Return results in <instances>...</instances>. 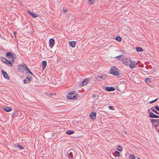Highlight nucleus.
Returning a JSON list of instances; mask_svg holds the SVG:
<instances>
[{"label": "nucleus", "mask_w": 159, "mask_h": 159, "mask_svg": "<svg viewBox=\"0 0 159 159\" xmlns=\"http://www.w3.org/2000/svg\"><path fill=\"white\" fill-rule=\"evenodd\" d=\"M77 93L75 91L69 93L67 95V98L69 99H75L76 98Z\"/></svg>", "instance_id": "obj_1"}, {"label": "nucleus", "mask_w": 159, "mask_h": 159, "mask_svg": "<svg viewBox=\"0 0 159 159\" xmlns=\"http://www.w3.org/2000/svg\"><path fill=\"white\" fill-rule=\"evenodd\" d=\"M6 57L11 61L12 62H14V60L16 57V55L10 52H8L6 53Z\"/></svg>", "instance_id": "obj_2"}, {"label": "nucleus", "mask_w": 159, "mask_h": 159, "mask_svg": "<svg viewBox=\"0 0 159 159\" xmlns=\"http://www.w3.org/2000/svg\"><path fill=\"white\" fill-rule=\"evenodd\" d=\"M118 69L115 66L112 67L110 70V73L116 76L119 75V72L118 71Z\"/></svg>", "instance_id": "obj_3"}, {"label": "nucleus", "mask_w": 159, "mask_h": 159, "mask_svg": "<svg viewBox=\"0 0 159 159\" xmlns=\"http://www.w3.org/2000/svg\"><path fill=\"white\" fill-rule=\"evenodd\" d=\"M75 151L73 149L69 150L67 152V154L68 155V157L70 158H73V154H75Z\"/></svg>", "instance_id": "obj_4"}, {"label": "nucleus", "mask_w": 159, "mask_h": 159, "mask_svg": "<svg viewBox=\"0 0 159 159\" xmlns=\"http://www.w3.org/2000/svg\"><path fill=\"white\" fill-rule=\"evenodd\" d=\"M32 79V77L30 75H28L26 77L24 80V83L25 84L29 83L31 82Z\"/></svg>", "instance_id": "obj_5"}, {"label": "nucleus", "mask_w": 159, "mask_h": 159, "mask_svg": "<svg viewBox=\"0 0 159 159\" xmlns=\"http://www.w3.org/2000/svg\"><path fill=\"white\" fill-rule=\"evenodd\" d=\"M123 63L126 66H129L131 61L129 58H126L123 60Z\"/></svg>", "instance_id": "obj_6"}, {"label": "nucleus", "mask_w": 159, "mask_h": 159, "mask_svg": "<svg viewBox=\"0 0 159 159\" xmlns=\"http://www.w3.org/2000/svg\"><path fill=\"white\" fill-rule=\"evenodd\" d=\"M24 67H25V65H19L18 66V70L20 72H23L24 71V69H25Z\"/></svg>", "instance_id": "obj_7"}, {"label": "nucleus", "mask_w": 159, "mask_h": 159, "mask_svg": "<svg viewBox=\"0 0 159 159\" xmlns=\"http://www.w3.org/2000/svg\"><path fill=\"white\" fill-rule=\"evenodd\" d=\"M96 113L92 112L89 115V117L91 119L94 120L96 118Z\"/></svg>", "instance_id": "obj_8"}, {"label": "nucleus", "mask_w": 159, "mask_h": 159, "mask_svg": "<svg viewBox=\"0 0 159 159\" xmlns=\"http://www.w3.org/2000/svg\"><path fill=\"white\" fill-rule=\"evenodd\" d=\"M54 39H51L49 40V47L52 48L54 45Z\"/></svg>", "instance_id": "obj_9"}, {"label": "nucleus", "mask_w": 159, "mask_h": 159, "mask_svg": "<svg viewBox=\"0 0 159 159\" xmlns=\"http://www.w3.org/2000/svg\"><path fill=\"white\" fill-rule=\"evenodd\" d=\"M27 12L29 14L33 17L35 18L37 16V15L34 12H32L30 11H28Z\"/></svg>", "instance_id": "obj_10"}, {"label": "nucleus", "mask_w": 159, "mask_h": 159, "mask_svg": "<svg viewBox=\"0 0 159 159\" xmlns=\"http://www.w3.org/2000/svg\"><path fill=\"white\" fill-rule=\"evenodd\" d=\"M25 70L27 71L29 74L32 75H33L34 76H35V75L30 71V69L26 65H25Z\"/></svg>", "instance_id": "obj_11"}, {"label": "nucleus", "mask_w": 159, "mask_h": 159, "mask_svg": "<svg viewBox=\"0 0 159 159\" xmlns=\"http://www.w3.org/2000/svg\"><path fill=\"white\" fill-rule=\"evenodd\" d=\"M2 73L4 77L7 80L9 79V77L8 76L7 74L3 70H2Z\"/></svg>", "instance_id": "obj_12"}, {"label": "nucleus", "mask_w": 159, "mask_h": 159, "mask_svg": "<svg viewBox=\"0 0 159 159\" xmlns=\"http://www.w3.org/2000/svg\"><path fill=\"white\" fill-rule=\"evenodd\" d=\"M105 89L108 91H113L115 90V89L113 87H106L105 88Z\"/></svg>", "instance_id": "obj_13"}, {"label": "nucleus", "mask_w": 159, "mask_h": 159, "mask_svg": "<svg viewBox=\"0 0 159 159\" xmlns=\"http://www.w3.org/2000/svg\"><path fill=\"white\" fill-rule=\"evenodd\" d=\"M157 115L154 114L152 112L150 111L149 113V116L150 118H155Z\"/></svg>", "instance_id": "obj_14"}, {"label": "nucleus", "mask_w": 159, "mask_h": 159, "mask_svg": "<svg viewBox=\"0 0 159 159\" xmlns=\"http://www.w3.org/2000/svg\"><path fill=\"white\" fill-rule=\"evenodd\" d=\"M3 109L7 112H9L11 111L12 109L10 107H3Z\"/></svg>", "instance_id": "obj_15"}, {"label": "nucleus", "mask_w": 159, "mask_h": 159, "mask_svg": "<svg viewBox=\"0 0 159 159\" xmlns=\"http://www.w3.org/2000/svg\"><path fill=\"white\" fill-rule=\"evenodd\" d=\"M5 63L7 64V65L9 64V65H8V66H10L11 67L12 66V63H13V62H12L10 60H7V61Z\"/></svg>", "instance_id": "obj_16"}, {"label": "nucleus", "mask_w": 159, "mask_h": 159, "mask_svg": "<svg viewBox=\"0 0 159 159\" xmlns=\"http://www.w3.org/2000/svg\"><path fill=\"white\" fill-rule=\"evenodd\" d=\"M47 65V62L46 61H43L42 62V68L44 69Z\"/></svg>", "instance_id": "obj_17"}, {"label": "nucleus", "mask_w": 159, "mask_h": 159, "mask_svg": "<svg viewBox=\"0 0 159 159\" xmlns=\"http://www.w3.org/2000/svg\"><path fill=\"white\" fill-rule=\"evenodd\" d=\"M88 81L89 80L87 79H84L82 83V85L83 86L85 85L88 83Z\"/></svg>", "instance_id": "obj_18"}, {"label": "nucleus", "mask_w": 159, "mask_h": 159, "mask_svg": "<svg viewBox=\"0 0 159 159\" xmlns=\"http://www.w3.org/2000/svg\"><path fill=\"white\" fill-rule=\"evenodd\" d=\"M129 65V67L131 69H133V68L135 67V64L134 63V61H133V63L131 61V63H130Z\"/></svg>", "instance_id": "obj_19"}, {"label": "nucleus", "mask_w": 159, "mask_h": 159, "mask_svg": "<svg viewBox=\"0 0 159 159\" xmlns=\"http://www.w3.org/2000/svg\"><path fill=\"white\" fill-rule=\"evenodd\" d=\"M74 131L72 130H68L66 131V133L68 134H74Z\"/></svg>", "instance_id": "obj_20"}, {"label": "nucleus", "mask_w": 159, "mask_h": 159, "mask_svg": "<svg viewBox=\"0 0 159 159\" xmlns=\"http://www.w3.org/2000/svg\"><path fill=\"white\" fill-rule=\"evenodd\" d=\"M135 48L136 50L138 52H141L143 50V49L142 48L139 47H136Z\"/></svg>", "instance_id": "obj_21"}, {"label": "nucleus", "mask_w": 159, "mask_h": 159, "mask_svg": "<svg viewBox=\"0 0 159 159\" xmlns=\"http://www.w3.org/2000/svg\"><path fill=\"white\" fill-rule=\"evenodd\" d=\"M70 44L72 47H74L75 45V42L74 41H71L70 42Z\"/></svg>", "instance_id": "obj_22"}, {"label": "nucleus", "mask_w": 159, "mask_h": 159, "mask_svg": "<svg viewBox=\"0 0 159 159\" xmlns=\"http://www.w3.org/2000/svg\"><path fill=\"white\" fill-rule=\"evenodd\" d=\"M151 122L157 123L159 124V119H152L151 120Z\"/></svg>", "instance_id": "obj_23"}, {"label": "nucleus", "mask_w": 159, "mask_h": 159, "mask_svg": "<svg viewBox=\"0 0 159 159\" xmlns=\"http://www.w3.org/2000/svg\"><path fill=\"white\" fill-rule=\"evenodd\" d=\"M97 79L99 80H101V79L103 80L104 78H103V76L101 75L98 76L97 77Z\"/></svg>", "instance_id": "obj_24"}, {"label": "nucleus", "mask_w": 159, "mask_h": 159, "mask_svg": "<svg viewBox=\"0 0 159 159\" xmlns=\"http://www.w3.org/2000/svg\"><path fill=\"white\" fill-rule=\"evenodd\" d=\"M116 39L117 41L119 42H120L121 40V38L119 36L116 37Z\"/></svg>", "instance_id": "obj_25"}, {"label": "nucleus", "mask_w": 159, "mask_h": 159, "mask_svg": "<svg viewBox=\"0 0 159 159\" xmlns=\"http://www.w3.org/2000/svg\"><path fill=\"white\" fill-rule=\"evenodd\" d=\"M17 146L18 148L21 149H22L24 148V147L19 144H17Z\"/></svg>", "instance_id": "obj_26"}, {"label": "nucleus", "mask_w": 159, "mask_h": 159, "mask_svg": "<svg viewBox=\"0 0 159 159\" xmlns=\"http://www.w3.org/2000/svg\"><path fill=\"white\" fill-rule=\"evenodd\" d=\"M151 110L152 111H153L155 113L159 115V113L158 112H157L156 110H154V109H153L152 107L151 108Z\"/></svg>", "instance_id": "obj_27"}, {"label": "nucleus", "mask_w": 159, "mask_h": 159, "mask_svg": "<svg viewBox=\"0 0 159 159\" xmlns=\"http://www.w3.org/2000/svg\"><path fill=\"white\" fill-rule=\"evenodd\" d=\"M158 98H156V99H155V100H152V101H151L150 102H149V104H152L153 103H154L155 102H156V101H157V100H158Z\"/></svg>", "instance_id": "obj_28"}, {"label": "nucleus", "mask_w": 159, "mask_h": 159, "mask_svg": "<svg viewBox=\"0 0 159 159\" xmlns=\"http://www.w3.org/2000/svg\"><path fill=\"white\" fill-rule=\"evenodd\" d=\"M129 159H135V157L133 155H130L129 157Z\"/></svg>", "instance_id": "obj_29"}, {"label": "nucleus", "mask_w": 159, "mask_h": 159, "mask_svg": "<svg viewBox=\"0 0 159 159\" xmlns=\"http://www.w3.org/2000/svg\"><path fill=\"white\" fill-rule=\"evenodd\" d=\"M117 149L120 151H121L122 150V147L120 146H117Z\"/></svg>", "instance_id": "obj_30"}, {"label": "nucleus", "mask_w": 159, "mask_h": 159, "mask_svg": "<svg viewBox=\"0 0 159 159\" xmlns=\"http://www.w3.org/2000/svg\"><path fill=\"white\" fill-rule=\"evenodd\" d=\"M94 0H89V3L90 4H93L94 2Z\"/></svg>", "instance_id": "obj_31"}, {"label": "nucleus", "mask_w": 159, "mask_h": 159, "mask_svg": "<svg viewBox=\"0 0 159 159\" xmlns=\"http://www.w3.org/2000/svg\"><path fill=\"white\" fill-rule=\"evenodd\" d=\"M115 154H116V155L118 157H120V152H118V151H115Z\"/></svg>", "instance_id": "obj_32"}, {"label": "nucleus", "mask_w": 159, "mask_h": 159, "mask_svg": "<svg viewBox=\"0 0 159 159\" xmlns=\"http://www.w3.org/2000/svg\"><path fill=\"white\" fill-rule=\"evenodd\" d=\"M2 61H3V62L4 63H5V62L7 61V60L6 58H2Z\"/></svg>", "instance_id": "obj_33"}, {"label": "nucleus", "mask_w": 159, "mask_h": 159, "mask_svg": "<svg viewBox=\"0 0 159 159\" xmlns=\"http://www.w3.org/2000/svg\"><path fill=\"white\" fill-rule=\"evenodd\" d=\"M121 55H119V56H116V58L118 59V60H120V58H121Z\"/></svg>", "instance_id": "obj_34"}, {"label": "nucleus", "mask_w": 159, "mask_h": 159, "mask_svg": "<svg viewBox=\"0 0 159 159\" xmlns=\"http://www.w3.org/2000/svg\"><path fill=\"white\" fill-rule=\"evenodd\" d=\"M155 109L157 111H159V107L157 106H155Z\"/></svg>", "instance_id": "obj_35"}, {"label": "nucleus", "mask_w": 159, "mask_h": 159, "mask_svg": "<svg viewBox=\"0 0 159 159\" xmlns=\"http://www.w3.org/2000/svg\"><path fill=\"white\" fill-rule=\"evenodd\" d=\"M109 107L110 109L113 110V107L112 106H109Z\"/></svg>", "instance_id": "obj_36"}, {"label": "nucleus", "mask_w": 159, "mask_h": 159, "mask_svg": "<svg viewBox=\"0 0 159 159\" xmlns=\"http://www.w3.org/2000/svg\"><path fill=\"white\" fill-rule=\"evenodd\" d=\"M63 11L65 12H66L67 11V10L66 9H63Z\"/></svg>", "instance_id": "obj_37"}, {"label": "nucleus", "mask_w": 159, "mask_h": 159, "mask_svg": "<svg viewBox=\"0 0 159 159\" xmlns=\"http://www.w3.org/2000/svg\"><path fill=\"white\" fill-rule=\"evenodd\" d=\"M148 80H149L148 78H146V79H145V81H148Z\"/></svg>", "instance_id": "obj_38"}, {"label": "nucleus", "mask_w": 159, "mask_h": 159, "mask_svg": "<svg viewBox=\"0 0 159 159\" xmlns=\"http://www.w3.org/2000/svg\"><path fill=\"white\" fill-rule=\"evenodd\" d=\"M159 118V116L156 115L155 118Z\"/></svg>", "instance_id": "obj_39"}, {"label": "nucleus", "mask_w": 159, "mask_h": 159, "mask_svg": "<svg viewBox=\"0 0 159 159\" xmlns=\"http://www.w3.org/2000/svg\"><path fill=\"white\" fill-rule=\"evenodd\" d=\"M159 118V116L156 115L155 118Z\"/></svg>", "instance_id": "obj_40"}, {"label": "nucleus", "mask_w": 159, "mask_h": 159, "mask_svg": "<svg viewBox=\"0 0 159 159\" xmlns=\"http://www.w3.org/2000/svg\"><path fill=\"white\" fill-rule=\"evenodd\" d=\"M93 97H95V95L94 94H93Z\"/></svg>", "instance_id": "obj_41"}, {"label": "nucleus", "mask_w": 159, "mask_h": 159, "mask_svg": "<svg viewBox=\"0 0 159 159\" xmlns=\"http://www.w3.org/2000/svg\"><path fill=\"white\" fill-rule=\"evenodd\" d=\"M52 95V93H51V94H50V95L49 96H51Z\"/></svg>", "instance_id": "obj_42"}, {"label": "nucleus", "mask_w": 159, "mask_h": 159, "mask_svg": "<svg viewBox=\"0 0 159 159\" xmlns=\"http://www.w3.org/2000/svg\"><path fill=\"white\" fill-rule=\"evenodd\" d=\"M14 115H16V116H17V113H15L14 114Z\"/></svg>", "instance_id": "obj_43"}, {"label": "nucleus", "mask_w": 159, "mask_h": 159, "mask_svg": "<svg viewBox=\"0 0 159 159\" xmlns=\"http://www.w3.org/2000/svg\"><path fill=\"white\" fill-rule=\"evenodd\" d=\"M157 126H158V125H156L155 126V127H157Z\"/></svg>", "instance_id": "obj_44"}, {"label": "nucleus", "mask_w": 159, "mask_h": 159, "mask_svg": "<svg viewBox=\"0 0 159 159\" xmlns=\"http://www.w3.org/2000/svg\"><path fill=\"white\" fill-rule=\"evenodd\" d=\"M99 97V96L98 95H97V97Z\"/></svg>", "instance_id": "obj_45"}, {"label": "nucleus", "mask_w": 159, "mask_h": 159, "mask_svg": "<svg viewBox=\"0 0 159 159\" xmlns=\"http://www.w3.org/2000/svg\"><path fill=\"white\" fill-rule=\"evenodd\" d=\"M137 159H141L140 158H137Z\"/></svg>", "instance_id": "obj_46"}, {"label": "nucleus", "mask_w": 159, "mask_h": 159, "mask_svg": "<svg viewBox=\"0 0 159 159\" xmlns=\"http://www.w3.org/2000/svg\"><path fill=\"white\" fill-rule=\"evenodd\" d=\"M158 131H159V129L158 130Z\"/></svg>", "instance_id": "obj_47"}]
</instances>
